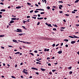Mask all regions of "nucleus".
<instances>
[{
    "instance_id": "nucleus-39",
    "label": "nucleus",
    "mask_w": 79,
    "mask_h": 79,
    "mask_svg": "<svg viewBox=\"0 0 79 79\" xmlns=\"http://www.w3.org/2000/svg\"><path fill=\"white\" fill-rule=\"evenodd\" d=\"M55 44H53V45H52V47H55Z\"/></svg>"
},
{
    "instance_id": "nucleus-12",
    "label": "nucleus",
    "mask_w": 79,
    "mask_h": 79,
    "mask_svg": "<svg viewBox=\"0 0 79 79\" xmlns=\"http://www.w3.org/2000/svg\"><path fill=\"white\" fill-rule=\"evenodd\" d=\"M58 53H59V54H61L62 53V51H59L58 52Z\"/></svg>"
},
{
    "instance_id": "nucleus-57",
    "label": "nucleus",
    "mask_w": 79,
    "mask_h": 79,
    "mask_svg": "<svg viewBox=\"0 0 79 79\" xmlns=\"http://www.w3.org/2000/svg\"><path fill=\"white\" fill-rule=\"evenodd\" d=\"M66 47H68V44H66L65 45Z\"/></svg>"
},
{
    "instance_id": "nucleus-1",
    "label": "nucleus",
    "mask_w": 79,
    "mask_h": 79,
    "mask_svg": "<svg viewBox=\"0 0 79 79\" xmlns=\"http://www.w3.org/2000/svg\"><path fill=\"white\" fill-rule=\"evenodd\" d=\"M17 31H15L16 32H23V31H22V30L21 29H19L18 28L17 29Z\"/></svg>"
},
{
    "instance_id": "nucleus-20",
    "label": "nucleus",
    "mask_w": 79,
    "mask_h": 79,
    "mask_svg": "<svg viewBox=\"0 0 79 79\" xmlns=\"http://www.w3.org/2000/svg\"><path fill=\"white\" fill-rule=\"evenodd\" d=\"M27 4L28 5H31V3H30L29 2H27Z\"/></svg>"
},
{
    "instance_id": "nucleus-53",
    "label": "nucleus",
    "mask_w": 79,
    "mask_h": 79,
    "mask_svg": "<svg viewBox=\"0 0 79 79\" xmlns=\"http://www.w3.org/2000/svg\"><path fill=\"white\" fill-rule=\"evenodd\" d=\"M63 21H64V23H66V20H65V19H64Z\"/></svg>"
},
{
    "instance_id": "nucleus-34",
    "label": "nucleus",
    "mask_w": 79,
    "mask_h": 79,
    "mask_svg": "<svg viewBox=\"0 0 79 79\" xmlns=\"http://www.w3.org/2000/svg\"><path fill=\"white\" fill-rule=\"evenodd\" d=\"M59 3H63V1H59Z\"/></svg>"
},
{
    "instance_id": "nucleus-62",
    "label": "nucleus",
    "mask_w": 79,
    "mask_h": 79,
    "mask_svg": "<svg viewBox=\"0 0 79 79\" xmlns=\"http://www.w3.org/2000/svg\"><path fill=\"white\" fill-rule=\"evenodd\" d=\"M35 5L36 6H39V5L36 4H35Z\"/></svg>"
},
{
    "instance_id": "nucleus-54",
    "label": "nucleus",
    "mask_w": 79,
    "mask_h": 79,
    "mask_svg": "<svg viewBox=\"0 0 79 79\" xmlns=\"http://www.w3.org/2000/svg\"><path fill=\"white\" fill-rule=\"evenodd\" d=\"M72 13H76V12H75V11H73L72 12Z\"/></svg>"
},
{
    "instance_id": "nucleus-13",
    "label": "nucleus",
    "mask_w": 79,
    "mask_h": 79,
    "mask_svg": "<svg viewBox=\"0 0 79 79\" xmlns=\"http://www.w3.org/2000/svg\"><path fill=\"white\" fill-rule=\"evenodd\" d=\"M22 27L23 28V29H25V30H26L27 29V28L25 27H24V26H22Z\"/></svg>"
},
{
    "instance_id": "nucleus-44",
    "label": "nucleus",
    "mask_w": 79,
    "mask_h": 79,
    "mask_svg": "<svg viewBox=\"0 0 79 79\" xmlns=\"http://www.w3.org/2000/svg\"><path fill=\"white\" fill-rule=\"evenodd\" d=\"M30 54L31 55H32V56H34V55L32 53H30Z\"/></svg>"
},
{
    "instance_id": "nucleus-48",
    "label": "nucleus",
    "mask_w": 79,
    "mask_h": 79,
    "mask_svg": "<svg viewBox=\"0 0 79 79\" xmlns=\"http://www.w3.org/2000/svg\"><path fill=\"white\" fill-rule=\"evenodd\" d=\"M32 18H33V19H36V18L35 17H32Z\"/></svg>"
},
{
    "instance_id": "nucleus-23",
    "label": "nucleus",
    "mask_w": 79,
    "mask_h": 79,
    "mask_svg": "<svg viewBox=\"0 0 79 79\" xmlns=\"http://www.w3.org/2000/svg\"><path fill=\"white\" fill-rule=\"evenodd\" d=\"M69 37H70V38H72V39H74V37L72 36H69Z\"/></svg>"
},
{
    "instance_id": "nucleus-21",
    "label": "nucleus",
    "mask_w": 79,
    "mask_h": 79,
    "mask_svg": "<svg viewBox=\"0 0 79 79\" xmlns=\"http://www.w3.org/2000/svg\"><path fill=\"white\" fill-rule=\"evenodd\" d=\"M4 36H5V35H0V37H4Z\"/></svg>"
},
{
    "instance_id": "nucleus-58",
    "label": "nucleus",
    "mask_w": 79,
    "mask_h": 79,
    "mask_svg": "<svg viewBox=\"0 0 79 79\" xmlns=\"http://www.w3.org/2000/svg\"><path fill=\"white\" fill-rule=\"evenodd\" d=\"M38 17H40V14H38Z\"/></svg>"
},
{
    "instance_id": "nucleus-56",
    "label": "nucleus",
    "mask_w": 79,
    "mask_h": 79,
    "mask_svg": "<svg viewBox=\"0 0 79 79\" xmlns=\"http://www.w3.org/2000/svg\"><path fill=\"white\" fill-rule=\"evenodd\" d=\"M34 52H35V53H37V51L35 50L34 51Z\"/></svg>"
},
{
    "instance_id": "nucleus-60",
    "label": "nucleus",
    "mask_w": 79,
    "mask_h": 79,
    "mask_svg": "<svg viewBox=\"0 0 79 79\" xmlns=\"http://www.w3.org/2000/svg\"><path fill=\"white\" fill-rule=\"evenodd\" d=\"M17 66H18V65H17V64H15V68H16V67H17Z\"/></svg>"
},
{
    "instance_id": "nucleus-35",
    "label": "nucleus",
    "mask_w": 79,
    "mask_h": 79,
    "mask_svg": "<svg viewBox=\"0 0 79 79\" xmlns=\"http://www.w3.org/2000/svg\"><path fill=\"white\" fill-rule=\"evenodd\" d=\"M65 15L66 16H69V14H65Z\"/></svg>"
},
{
    "instance_id": "nucleus-32",
    "label": "nucleus",
    "mask_w": 79,
    "mask_h": 79,
    "mask_svg": "<svg viewBox=\"0 0 79 79\" xmlns=\"http://www.w3.org/2000/svg\"><path fill=\"white\" fill-rule=\"evenodd\" d=\"M53 31H56V29L55 28H54L53 29Z\"/></svg>"
},
{
    "instance_id": "nucleus-19",
    "label": "nucleus",
    "mask_w": 79,
    "mask_h": 79,
    "mask_svg": "<svg viewBox=\"0 0 79 79\" xmlns=\"http://www.w3.org/2000/svg\"><path fill=\"white\" fill-rule=\"evenodd\" d=\"M79 0H77L75 2V3H78V2H79Z\"/></svg>"
},
{
    "instance_id": "nucleus-42",
    "label": "nucleus",
    "mask_w": 79,
    "mask_h": 79,
    "mask_svg": "<svg viewBox=\"0 0 79 79\" xmlns=\"http://www.w3.org/2000/svg\"><path fill=\"white\" fill-rule=\"evenodd\" d=\"M33 11H34V10H31L30 11V12L31 13H32V12H33Z\"/></svg>"
},
{
    "instance_id": "nucleus-36",
    "label": "nucleus",
    "mask_w": 79,
    "mask_h": 79,
    "mask_svg": "<svg viewBox=\"0 0 79 79\" xmlns=\"http://www.w3.org/2000/svg\"><path fill=\"white\" fill-rule=\"evenodd\" d=\"M75 26H77V27H78V26H79V24H76V25H75Z\"/></svg>"
},
{
    "instance_id": "nucleus-25",
    "label": "nucleus",
    "mask_w": 79,
    "mask_h": 79,
    "mask_svg": "<svg viewBox=\"0 0 79 79\" xmlns=\"http://www.w3.org/2000/svg\"><path fill=\"white\" fill-rule=\"evenodd\" d=\"M69 74H73V72L72 71H70L69 73Z\"/></svg>"
},
{
    "instance_id": "nucleus-8",
    "label": "nucleus",
    "mask_w": 79,
    "mask_h": 79,
    "mask_svg": "<svg viewBox=\"0 0 79 79\" xmlns=\"http://www.w3.org/2000/svg\"><path fill=\"white\" fill-rule=\"evenodd\" d=\"M15 23V21L13 20H11L10 22V24H12V23Z\"/></svg>"
},
{
    "instance_id": "nucleus-40",
    "label": "nucleus",
    "mask_w": 79,
    "mask_h": 79,
    "mask_svg": "<svg viewBox=\"0 0 79 79\" xmlns=\"http://www.w3.org/2000/svg\"><path fill=\"white\" fill-rule=\"evenodd\" d=\"M38 12H39V11H37V10H35V12L36 13H38Z\"/></svg>"
},
{
    "instance_id": "nucleus-59",
    "label": "nucleus",
    "mask_w": 79,
    "mask_h": 79,
    "mask_svg": "<svg viewBox=\"0 0 79 79\" xmlns=\"http://www.w3.org/2000/svg\"><path fill=\"white\" fill-rule=\"evenodd\" d=\"M63 45V43H61V45H60V46H62Z\"/></svg>"
},
{
    "instance_id": "nucleus-26",
    "label": "nucleus",
    "mask_w": 79,
    "mask_h": 79,
    "mask_svg": "<svg viewBox=\"0 0 79 79\" xmlns=\"http://www.w3.org/2000/svg\"><path fill=\"white\" fill-rule=\"evenodd\" d=\"M71 68H72V67H70L68 68V69H71Z\"/></svg>"
},
{
    "instance_id": "nucleus-37",
    "label": "nucleus",
    "mask_w": 79,
    "mask_h": 79,
    "mask_svg": "<svg viewBox=\"0 0 79 79\" xmlns=\"http://www.w3.org/2000/svg\"><path fill=\"white\" fill-rule=\"evenodd\" d=\"M59 13H63V11H60Z\"/></svg>"
},
{
    "instance_id": "nucleus-18",
    "label": "nucleus",
    "mask_w": 79,
    "mask_h": 79,
    "mask_svg": "<svg viewBox=\"0 0 79 79\" xmlns=\"http://www.w3.org/2000/svg\"><path fill=\"white\" fill-rule=\"evenodd\" d=\"M64 41H66V42H68L69 41V40L68 39H65L63 40Z\"/></svg>"
},
{
    "instance_id": "nucleus-7",
    "label": "nucleus",
    "mask_w": 79,
    "mask_h": 79,
    "mask_svg": "<svg viewBox=\"0 0 79 79\" xmlns=\"http://www.w3.org/2000/svg\"><path fill=\"white\" fill-rule=\"evenodd\" d=\"M23 73H25V74H29L28 72H27L24 71L23 72Z\"/></svg>"
},
{
    "instance_id": "nucleus-6",
    "label": "nucleus",
    "mask_w": 79,
    "mask_h": 79,
    "mask_svg": "<svg viewBox=\"0 0 79 79\" xmlns=\"http://www.w3.org/2000/svg\"><path fill=\"white\" fill-rule=\"evenodd\" d=\"M36 10H40V11H44V9H36Z\"/></svg>"
},
{
    "instance_id": "nucleus-14",
    "label": "nucleus",
    "mask_w": 79,
    "mask_h": 79,
    "mask_svg": "<svg viewBox=\"0 0 79 79\" xmlns=\"http://www.w3.org/2000/svg\"><path fill=\"white\" fill-rule=\"evenodd\" d=\"M73 38H79V37H78L77 36H76L75 35H73Z\"/></svg>"
},
{
    "instance_id": "nucleus-3",
    "label": "nucleus",
    "mask_w": 79,
    "mask_h": 79,
    "mask_svg": "<svg viewBox=\"0 0 79 79\" xmlns=\"http://www.w3.org/2000/svg\"><path fill=\"white\" fill-rule=\"evenodd\" d=\"M15 55H17V54H19L20 55H22V53H20L19 52H17L16 53H15Z\"/></svg>"
},
{
    "instance_id": "nucleus-15",
    "label": "nucleus",
    "mask_w": 79,
    "mask_h": 79,
    "mask_svg": "<svg viewBox=\"0 0 79 79\" xmlns=\"http://www.w3.org/2000/svg\"><path fill=\"white\" fill-rule=\"evenodd\" d=\"M1 11H5L6 10L5 9H2L0 10Z\"/></svg>"
},
{
    "instance_id": "nucleus-4",
    "label": "nucleus",
    "mask_w": 79,
    "mask_h": 79,
    "mask_svg": "<svg viewBox=\"0 0 79 79\" xmlns=\"http://www.w3.org/2000/svg\"><path fill=\"white\" fill-rule=\"evenodd\" d=\"M44 18L43 17H41V18H39V17H38L37 18V19H38V20H40L41 19H43Z\"/></svg>"
},
{
    "instance_id": "nucleus-49",
    "label": "nucleus",
    "mask_w": 79,
    "mask_h": 79,
    "mask_svg": "<svg viewBox=\"0 0 79 79\" xmlns=\"http://www.w3.org/2000/svg\"><path fill=\"white\" fill-rule=\"evenodd\" d=\"M30 16H27V18H30Z\"/></svg>"
},
{
    "instance_id": "nucleus-16",
    "label": "nucleus",
    "mask_w": 79,
    "mask_h": 79,
    "mask_svg": "<svg viewBox=\"0 0 79 79\" xmlns=\"http://www.w3.org/2000/svg\"><path fill=\"white\" fill-rule=\"evenodd\" d=\"M11 19L12 20H16V18H11Z\"/></svg>"
},
{
    "instance_id": "nucleus-31",
    "label": "nucleus",
    "mask_w": 79,
    "mask_h": 79,
    "mask_svg": "<svg viewBox=\"0 0 79 79\" xmlns=\"http://www.w3.org/2000/svg\"><path fill=\"white\" fill-rule=\"evenodd\" d=\"M11 77H12V78H14V79L16 78V77H14V76H12Z\"/></svg>"
},
{
    "instance_id": "nucleus-50",
    "label": "nucleus",
    "mask_w": 79,
    "mask_h": 79,
    "mask_svg": "<svg viewBox=\"0 0 79 79\" xmlns=\"http://www.w3.org/2000/svg\"><path fill=\"white\" fill-rule=\"evenodd\" d=\"M36 74H37V75H39V73L38 72H36Z\"/></svg>"
},
{
    "instance_id": "nucleus-11",
    "label": "nucleus",
    "mask_w": 79,
    "mask_h": 79,
    "mask_svg": "<svg viewBox=\"0 0 79 79\" xmlns=\"http://www.w3.org/2000/svg\"><path fill=\"white\" fill-rule=\"evenodd\" d=\"M21 8V6H18L16 7V8L17 9H19V8Z\"/></svg>"
},
{
    "instance_id": "nucleus-45",
    "label": "nucleus",
    "mask_w": 79,
    "mask_h": 79,
    "mask_svg": "<svg viewBox=\"0 0 79 79\" xmlns=\"http://www.w3.org/2000/svg\"><path fill=\"white\" fill-rule=\"evenodd\" d=\"M44 2L46 4V3H47V2H46L47 1L46 0H44Z\"/></svg>"
},
{
    "instance_id": "nucleus-27",
    "label": "nucleus",
    "mask_w": 79,
    "mask_h": 79,
    "mask_svg": "<svg viewBox=\"0 0 79 79\" xmlns=\"http://www.w3.org/2000/svg\"><path fill=\"white\" fill-rule=\"evenodd\" d=\"M56 70L55 69L54 70H52V72H53V73H54V72H55V71H56Z\"/></svg>"
},
{
    "instance_id": "nucleus-9",
    "label": "nucleus",
    "mask_w": 79,
    "mask_h": 79,
    "mask_svg": "<svg viewBox=\"0 0 79 79\" xmlns=\"http://www.w3.org/2000/svg\"><path fill=\"white\" fill-rule=\"evenodd\" d=\"M75 43H76V41H72L71 42V44H74Z\"/></svg>"
},
{
    "instance_id": "nucleus-29",
    "label": "nucleus",
    "mask_w": 79,
    "mask_h": 79,
    "mask_svg": "<svg viewBox=\"0 0 79 79\" xmlns=\"http://www.w3.org/2000/svg\"><path fill=\"white\" fill-rule=\"evenodd\" d=\"M49 74H50V75H51V74L52 75V72H50L49 73Z\"/></svg>"
},
{
    "instance_id": "nucleus-5",
    "label": "nucleus",
    "mask_w": 79,
    "mask_h": 79,
    "mask_svg": "<svg viewBox=\"0 0 79 79\" xmlns=\"http://www.w3.org/2000/svg\"><path fill=\"white\" fill-rule=\"evenodd\" d=\"M61 8H63V5H60L59 6V9H60V10H61Z\"/></svg>"
},
{
    "instance_id": "nucleus-30",
    "label": "nucleus",
    "mask_w": 79,
    "mask_h": 79,
    "mask_svg": "<svg viewBox=\"0 0 79 79\" xmlns=\"http://www.w3.org/2000/svg\"><path fill=\"white\" fill-rule=\"evenodd\" d=\"M23 35V34L21 33L20 34H19V35L21 36V35Z\"/></svg>"
},
{
    "instance_id": "nucleus-22",
    "label": "nucleus",
    "mask_w": 79,
    "mask_h": 79,
    "mask_svg": "<svg viewBox=\"0 0 79 79\" xmlns=\"http://www.w3.org/2000/svg\"><path fill=\"white\" fill-rule=\"evenodd\" d=\"M50 7L49 6H48L47 7V9H48V10H50Z\"/></svg>"
},
{
    "instance_id": "nucleus-51",
    "label": "nucleus",
    "mask_w": 79,
    "mask_h": 79,
    "mask_svg": "<svg viewBox=\"0 0 79 79\" xmlns=\"http://www.w3.org/2000/svg\"><path fill=\"white\" fill-rule=\"evenodd\" d=\"M36 61H39V62H40V60H39L38 59L36 60Z\"/></svg>"
},
{
    "instance_id": "nucleus-61",
    "label": "nucleus",
    "mask_w": 79,
    "mask_h": 79,
    "mask_svg": "<svg viewBox=\"0 0 79 79\" xmlns=\"http://www.w3.org/2000/svg\"><path fill=\"white\" fill-rule=\"evenodd\" d=\"M48 66H51V64L50 63H49L48 64Z\"/></svg>"
},
{
    "instance_id": "nucleus-47",
    "label": "nucleus",
    "mask_w": 79,
    "mask_h": 79,
    "mask_svg": "<svg viewBox=\"0 0 79 79\" xmlns=\"http://www.w3.org/2000/svg\"><path fill=\"white\" fill-rule=\"evenodd\" d=\"M23 24H25V23H26V21H23Z\"/></svg>"
},
{
    "instance_id": "nucleus-64",
    "label": "nucleus",
    "mask_w": 79,
    "mask_h": 79,
    "mask_svg": "<svg viewBox=\"0 0 79 79\" xmlns=\"http://www.w3.org/2000/svg\"><path fill=\"white\" fill-rule=\"evenodd\" d=\"M52 8H56V6H52Z\"/></svg>"
},
{
    "instance_id": "nucleus-52",
    "label": "nucleus",
    "mask_w": 79,
    "mask_h": 79,
    "mask_svg": "<svg viewBox=\"0 0 79 79\" xmlns=\"http://www.w3.org/2000/svg\"><path fill=\"white\" fill-rule=\"evenodd\" d=\"M47 48L45 49L44 50V52H47Z\"/></svg>"
},
{
    "instance_id": "nucleus-38",
    "label": "nucleus",
    "mask_w": 79,
    "mask_h": 79,
    "mask_svg": "<svg viewBox=\"0 0 79 79\" xmlns=\"http://www.w3.org/2000/svg\"><path fill=\"white\" fill-rule=\"evenodd\" d=\"M35 68H34V67H32V68H31V69H35Z\"/></svg>"
},
{
    "instance_id": "nucleus-41",
    "label": "nucleus",
    "mask_w": 79,
    "mask_h": 79,
    "mask_svg": "<svg viewBox=\"0 0 79 79\" xmlns=\"http://www.w3.org/2000/svg\"><path fill=\"white\" fill-rule=\"evenodd\" d=\"M1 48H2V49H4V48H5V47H3V46H1Z\"/></svg>"
},
{
    "instance_id": "nucleus-24",
    "label": "nucleus",
    "mask_w": 79,
    "mask_h": 79,
    "mask_svg": "<svg viewBox=\"0 0 79 79\" xmlns=\"http://www.w3.org/2000/svg\"><path fill=\"white\" fill-rule=\"evenodd\" d=\"M24 71H27V70L23 69V72H24Z\"/></svg>"
},
{
    "instance_id": "nucleus-10",
    "label": "nucleus",
    "mask_w": 79,
    "mask_h": 79,
    "mask_svg": "<svg viewBox=\"0 0 79 79\" xmlns=\"http://www.w3.org/2000/svg\"><path fill=\"white\" fill-rule=\"evenodd\" d=\"M40 69L42 71H45V69H44L41 68Z\"/></svg>"
},
{
    "instance_id": "nucleus-33",
    "label": "nucleus",
    "mask_w": 79,
    "mask_h": 79,
    "mask_svg": "<svg viewBox=\"0 0 79 79\" xmlns=\"http://www.w3.org/2000/svg\"><path fill=\"white\" fill-rule=\"evenodd\" d=\"M44 13H45L44 12H42L40 13V14H41V15H43V14H44Z\"/></svg>"
},
{
    "instance_id": "nucleus-28",
    "label": "nucleus",
    "mask_w": 79,
    "mask_h": 79,
    "mask_svg": "<svg viewBox=\"0 0 79 79\" xmlns=\"http://www.w3.org/2000/svg\"><path fill=\"white\" fill-rule=\"evenodd\" d=\"M8 46L9 47H12V48H13V47H14L13 46H10V45H8Z\"/></svg>"
},
{
    "instance_id": "nucleus-43",
    "label": "nucleus",
    "mask_w": 79,
    "mask_h": 79,
    "mask_svg": "<svg viewBox=\"0 0 79 79\" xmlns=\"http://www.w3.org/2000/svg\"><path fill=\"white\" fill-rule=\"evenodd\" d=\"M65 28H66V27H62L60 28V29H65Z\"/></svg>"
},
{
    "instance_id": "nucleus-17",
    "label": "nucleus",
    "mask_w": 79,
    "mask_h": 79,
    "mask_svg": "<svg viewBox=\"0 0 79 79\" xmlns=\"http://www.w3.org/2000/svg\"><path fill=\"white\" fill-rule=\"evenodd\" d=\"M13 42H17V40H13Z\"/></svg>"
},
{
    "instance_id": "nucleus-2",
    "label": "nucleus",
    "mask_w": 79,
    "mask_h": 79,
    "mask_svg": "<svg viewBox=\"0 0 79 79\" xmlns=\"http://www.w3.org/2000/svg\"><path fill=\"white\" fill-rule=\"evenodd\" d=\"M45 24L46 25H47V26H49V27H52V25H51V24H49L47 23H46Z\"/></svg>"
},
{
    "instance_id": "nucleus-46",
    "label": "nucleus",
    "mask_w": 79,
    "mask_h": 79,
    "mask_svg": "<svg viewBox=\"0 0 79 79\" xmlns=\"http://www.w3.org/2000/svg\"><path fill=\"white\" fill-rule=\"evenodd\" d=\"M39 24H40V22H38L37 24V25H39Z\"/></svg>"
},
{
    "instance_id": "nucleus-63",
    "label": "nucleus",
    "mask_w": 79,
    "mask_h": 79,
    "mask_svg": "<svg viewBox=\"0 0 79 79\" xmlns=\"http://www.w3.org/2000/svg\"><path fill=\"white\" fill-rule=\"evenodd\" d=\"M0 4H1V5H4V4H3V2H1Z\"/></svg>"
},
{
    "instance_id": "nucleus-55",
    "label": "nucleus",
    "mask_w": 79,
    "mask_h": 79,
    "mask_svg": "<svg viewBox=\"0 0 79 79\" xmlns=\"http://www.w3.org/2000/svg\"><path fill=\"white\" fill-rule=\"evenodd\" d=\"M26 43L27 44H31V43L29 42H27Z\"/></svg>"
}]
</instances>
